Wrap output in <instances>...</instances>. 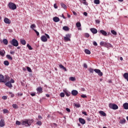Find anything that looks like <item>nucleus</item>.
Listing matches in <instances>:
<instances>
[{"label":"nucleus","mask_w":128,"mask_h":128,"mask_svg":"<svg viewBox=\"0 0 128 128\" xmlns=\"http://www.w3.org/2000/svg\"><path fill=\"white\" fill-rule=\"evenodd\" d=\"M4 66H8L10 64V62L8 60L4 61Z\"/></svg>","instance_id":"obj_33"},{"label":"nucleus","mask_w":128,"mask_h":128,"mask_svg":"<svg viewBox=\"0 0 128 128\" xmlns=\"http://www.w3.org/2000/svg\"><path fill=\"white\" fill-rule=\"evenodd\" d=\"M38 94H42V87H39L36 89Z\"/></svg>","instance_id":"obj_17"},{"label":"nucleus","mask_w":128,"mask_h":128,"mask_svg":"<svg viewBox=\"0 0 128 128\" xmlns=\"http://www.w3.org/2000/svg\"><path fill=\"white\" fill-rule=\"evenodd\" d=\"M111 32L112 34H114V36H116V32L114 31V30H112Z\"/></svg>","instance_id":"obj_35"},{"label":"nucleus","mask_w":128,"mask_h":128,"mask_svg":"<svg viewBox=\"0 0 128 128\" xmlns=\"http://www.w3.org/2000/svg\"><path fill=\"white\" fill-rule=\"evenodd\" d=\"M3 112L4 114H8V110L6 109L3 110Z\"/></svg>","instance_id":"obj_36"},{"label":"nucleus","mask_w":128,"mask_h":128,"mask_svg":"<svg viewBox=\"0 0 128 128\" xmlns=\"http://www.w3.org/2000/svg\"><path fill=\"white\" fill-rule=\"evenodd\" d=\"M10 43L12 46H18V42L15 38L12 39V40L10 42Z\"/></svg>","instance_id":"obj_4"},{"label":"nucleus","mask_w":128,"mask_h":128,"mask_svg":"<svg viewBox=\"0 0 128 128\" xmlns=\"http://www.w3.org/2000/svg\"><path fill=\"white\" fill-rule=\"evenodd\" d=\"M60 96H61V98H64V93L61 92L60 94Z\"/></svg>","instance_id":"obj_43"},{"label":"nucleus","mask_w":128,"mask_h":128,"mask_svg":"<svg viewBox=\"0 0 128 128\" xmlns=\"http://www.w3.org/2000/svg\"><path fill=\"white\" fill-rule=\"evenodd\" d=\"M8 6L10 10H16V5L13 2H9L8 4Z\"/></svg>","instance_id":"obj_3"},{"label":"nucleus","mask_w":128,"mask_h":128,"mask_svg":"<svg viewBox=\"0 0 128 128\" xmlns=\"http://www.w3.org/2000/svg\"><path fill=\"white\" fill-rule=\"evenodd\" d=\"M96 24H100V20H96Z\"/></svg>","instance_id":"obj_60"},{"label":"nucleus","mask_w":128,"mask_h":128,"mask_svg":"<svg viewBox=\"0 0 128 128\" xmlns=\"http://www.w3.org/2000/svg\"><path fill=\"white\" fill-rule=\"evenodd\" d=\"M26 69L28 70V72H32V69L30 67H26Z\"/></svg>","instance_id":"obj_41"},{"label":"nucleus","mask_w":128,"mask_h":128,"mask_svg":"<svg viewBox=\"0 0 128 128\" xmlns=\"http://www.w3.org/2000/svg\"><path fill=\"white\" fill-rule=\"evenodd\" d=\"M17 96H22V93H18L17 94Z\"/></svg>","instance_id":"obj_52"},{"label":"nucleus","mask_w":128,"mask_h":128,"mask_svg":"<svg viewBox=\"0 0 128 128\" xmlns=\"http://www.w3.org/2000/svg\"><path fill=\"white\" fill-rule=\"evenodd\" d=\"M2 100H6V98H8V97H6V96H3L2 97Z\"/></svg>","instance_id":"obj_54"},{"label":"nucleus","mask_w":128,"mask_h":128,"mask_svg":"<svg viewBox=\"0 0 128 128\" xmlns=\"http://www.w3.org/2000/svg\"><path fill=\"white\" fill-rule=\"evenodd\" d=\"M0 82H4V76L0 74Z\"/></svg>","instance_id":"obj_14"},{"label":"nucleus","mask_w":128,"mask_h":128,"mask_svg":"<svg viewBox=\"0 0 128 128\" xmlns=\"http://www.w3.org/2000/svg\"><path fill=\"white\" fill-rule=\"evenodd\" d=\"M8 80H10V76H6L5 78H4V82H8Z\"/></svg>","instance_id":"obj_18"},{"label":"nucleus","mask_w":128,"mask_h":128,"mask_svg":"<svg viewBox=\"0 0 128 128\" xmlns=\"http://www.w3.org/2000/svg\"><path fill=\"white\" fill-rule=\"evenodd\" d=\"M84 52H86V54H90V51L88 49L84 50Z\"/></svg>","instance_id":"obj_29"},{"label":"nucleus","mask_w":128,"mask_h":128,"mask_svg":"<svg viewBox=\"0 0 128 128\" xmlns=\"http://www.w3.org/2000/svg\"><path fill=\"white\" fill-rule=\"evenodd\" d=\"M53 20L55 22H58L60 20V18H58V17H54L53 18Z\"/></svg>","instance_id":"obj_20"},{"label":"nucleus","mask_w":128,"mask_h":128,"mask_svg":"<svg viewBox=\"0 0 128 128\" xmlns=\"http://www.w3.org/2000/svg\"><path fill=\"white\" fill-rule=\"evenodd\" d=\"M30 94H31L32 96H36V94H34V93H32Z\"/></svg>","instance_id":"obj_63"},{"label":"nucleus","mask_w":128,"mask_h":128,"mask_svg":"<svg viewBox=\"0 0 128 128\" xmlns=\"http://www.w3.org/2000/svg\"><path fill=\"white\" fill-rule=\"evenodd\" d=\"M41 40L44 42H48V38L45 36H42L41 38Z\"/></svg>","instance_id":"obj_7"},{"label":"nucleus","mask_w":128,"mask_h":128,"mask_svg":"<svg viewBox=\"0 0 128 128\" xmlns=\"http://www.w3.org/2000/svg\"><path fill=\"white\" fill-rule=\"evenodd\" d=\"M81 98H87V96L86 94H82L81 95Z\"/></svg>","instance_id":"obj_48"},{"label":"nucleus","mask_w":128,"mask_h":128,"mask_svg":"<svg viewBox=\"0 0 128 128\" xmlns=\"http://www.w3.org/2000/svg\"><path fill=\"white\" fill-rule=\"evenodd\" d=\"M54 8H58V6H56V4H54Z\"/></svg>","instance_id":"obj_56"},{"label":"nucleus","mask_w":128,"mask_h":128,"mask_svg":"<svg viewBox=\"0 0 128 128\" xmlns=\"http://www.w3.org/2000/svg\"><path fill=\"white\" fill-rule=\"evenodd\" d=\"M78 120L82 124H86V120L82 118H79Z\"/></svg>","instance_id":"obj_11"},{"label":"nucleus","mask_w":128,"mask_h":128,"mask_svg":"<svg viewBox=\"0 0 128 128\" xmlns=\"http://www.w3.org/2000/svg\"><path fill=\"white\" fill-rule=\"evenodd\" d=\"M82 114H84V116H88V114H86V112H82Z\"/></svg>","instance_id":"obj_58"},{"label":"nucleus","mask_w":128,"mask_h":128,"mask_svg":"<svg viewBox=\"0 0 128 128\" xmlns=\"http://www.w3.org/2000/svg\"><path fill=\"white\" fill-rule=\"evenodd\" d=\"M9 94H10L11 98H14V94L12 92H9Z\"/></svg>","instance_id":"obj_44"},{"label":"nucleus","mask_w":128,"mask_h":128,"mask_svg":"<svg viewBox=\"0 0 128 128\" xmlns=\"http://www.w3.org/2000/svg\"><path fill=\"white\" fill-rule=\"evenodd\" d=\"M62 28L64 30H66V32H68V30H70V28H68V27L66 26H64Z\"/></svg>","instance_id":"obj_28"},{"label":"nucleus","mask_w":128,"mask_h":128,"mask_svg":"<svg viewBox=\"0 0 128 128\" xmlns=\"http://www.w3.org/2000/svg\"><path fill=\"white\" fill-rule=\"evenodd\" d=\"M123 106H124V110H128V103H124L123 104Z\"/></svg>","instance_id":"obj_22"},{"label":"nucleus","mask_w":128,"mask_h":128,"mask_svg":"<svg viewBox=\"0 0 128 128\" xmlns=\"http://www.w3.org/2000/svg\"><path fill=\"white\" fill-rule=\"evenodd\" d=\"M59 67L60 68H62V70H64L65 72H66V68L64 67V66H62V64H60Z\"/></svg>","instance_id":"obj_23"},{"label":"nucleus","mask_w":128,"mask_h":128,"mask_svg":"<svg viewBox=\"0 0 128 128\" xmlns=\"http://www.w3.org/2000/svg\"><path fill=\"white\" fill-rule=\"evenodd\" d=\"M83 66L85 68H88V64H84Z\"/></svg>","instance_id":"obj_50"},{"label":"nucleus","mask_w":128,"mask_h":128,"mask_svg":"<svg viewBox=\"0 0 128 128\" xmlns=\"http://www.w3.org/2000/svg\"><path fill=\"white\" fill-rule=\"evenodd\" d=\"M32 122H34V120H26L22 121V124L25 126H30Z\"/></svg>","instance_id":"obj_2"},{"label":"nucleus","mask_w":128,"mask_h":128,"mask_svg":"<svg viewBox=\"0 0 128 128\" xmlns=\"http://www.w3.org/2000/svg\"><path fill=\"white\" fill-rule=\"evenodd\" d=\"M126 120L125 119H123V120H121L120 121V124H126Z\"/></svg>","instance_id":"obj_25"},{"label":"nucleus","mask_w":128,"mask_h":128,"mask_svg":"<svg viewBox=\"0 0 128 128\" xmlns=\"http://www.w3.org/2000/svg\"><path fill=\"white\" fill-rule=\"evenodd\" d=\"M105 48H112V44L108 42H106L104 46Z\"/></svg>","instance_id":"obj_19"},{"label":"nucleus","mask_w":128,"mask_h":128,"mask_svg":"<svg viewBox=\"0 0 128 128\" xmlns=\"http://www.w3.org/2000/svg\"><path fill=\"white\" fill-rule=\"evenodd\" d=\"M100 32L102 36H108V33L104 30H100Z\"/></svg>","instance_id":"obj_12"},{"label":"nucleus","mask_w":128,"mask_h":128,"mask_svg":"<svg viewBox=\"0 0 128 128\" xmlns=\"http://www.w3.org/2000/svg\"><path fill=\"white\" fill-rule=\"evenodd\" d=\"M88 70L90 72V74H94V72H95L96 74H98L100 76H102V72L100 71V70L98 69H92V68H88Z\"/></svg>","instance_id":"obj_1"},{"label":"nucleus","mask_w":128,"mask_h":128,"mask_svg":"<svg viewBox=\"0 0 128 128\" xmlns=\"http://www.w3.org/2000/svg\"><path fill=\"white\" fill-rule=\"evenodd\" d=\"M70 80H72V82H74V80H76V78H74V77H70Z\"/></svg>","instance_id":"obj_38"},{"label":"nucleus","mask_w":128,"mask_h":128,"mask_svg":"<svg viewBox=\"0 0 128 128\" xmlns=\"http://www.w3.org/2000/svg\"><path fill=\"white\" fill-rule=\"evenodd\" d=\"M85 36H86V38H89L90 37V34L86 33V34H85Z\"/></svg>","instance_id":"obj_53"},{"label":"nucleus","mask_w":128,"mask_h":128,"mask_svg":"<svg viewBox=\"0 0 128 128\" xmlns=\"http://www.w3.org/2000/svg\"><path fill=\"white\" fill-rule=\"evenodd\" d=\"M20 42L23 46H26V40H24V39H20Z\"/></svg>","instance_id":"obj_16"},{"label":"nucleus","mask_w":128,"mask_h":128,"mask_svg":"<svg viewBox=\"0 0 128 128\" xmlns=\"http://www.w3.org/2000/svg\"><path fill=\"white\" fill-rule=\"evenodd\" d=\"M64 92L66 96H70V92H68L66 91H64Z\"/></svg>","instance_id":"obj_31"},{"label":"nucleus","mask_w":128,"mask_h":128,"mask_svg":"<svg viewBox=\"0 0 128 128\" xmlns=\"http://www.w3.org/2000/svg\"><path fill=\"white\" fill-rule=\"evenodd\" d=\"M99 114H102V116H106V114L104 112V111H99Z\"/></svg>","instance_id":"obj_21"},{"label":"nucleus","mask_w":128,"mask_h":128,"mask_svg":"<svg viewBox=\"0 0 128 128\" xmlns=\"http://www.w3.org/2000/svg\"><path fill=\"white\" fill-rule=\"evenodd\" d=\"M109 108H112V110H118V105L112 104H109Z\"/></svg>","instance_id":"obj_6"},{"label":"nucleus","mask_w":128,"mask_h":128,"mask_svg":"<svg viewBox=\"0 0 128 128\" xmlns=\"http://www.w3.org/2000/svg\"><path fill=\"white\" fill-rule=\"evenodd\" d=\"M94 4H100V0H94Z\"/></svg>","instance_id":"obj_34"},{"label":"nucleus","mask_w":128,"mask_h":128,"mask_svg":"<svg viewBox=\"0 0 128 128\" xmlns=\"http://www.w3.org/2000/svg\"><path fill=\"white\" fill-rule=\"evenodd\" d=\"M12 108H18V105L16 104H12Z\"/></svg>","instance_id":"obj_42"},{"label":"nucleus","mask_w":128,"mask_h":128,"mask_svg":"<svg viewBox=\"0 0 128 128\" xmlns=\"http://www.w3.org/2000/svg\"><path fill=\"white\" fill-rule=\"evenodd\" d=\"M92 119H90V118H87V120H88V122H90Z\"/></svg>","instance_id":"obj_62"},{"label":"nucleus","mask_w":128,"mask_h":128,"mask_svg":"<svg viewBox=\"0 0 128 128\" xmlns=\"http://www.w3.org/2000/svg\"><path fill=\"white\" fill-rule=\"evenodd\" d=\"M5 124H4V120L1 119L0 121V126L1 128H3V126H4Z\"/></svg>","instance_id":"obj_9"},{"label":"nucleus","mask_w":128,"mask_h":128,"mask_svg":"<svg viewBox=\"0 0 128 128\" xmlns=\"http://www.w3.org/2000/svg\"><path fill=\"white\" fill-rule=\"evenodd\" d=\"M84 15L85 16H88V12H84Z\"/></svg>","instance_id":"obj_57"},{"label":"nucleus","mask_w":128,"mask_h":128,"mask_svg":"<svg viewBox=\"0 0 128 128\" xmlns=\"http://www.w3.org/2000/svg\"><path fill=\"white\" fill-rule=\"evenodd\" d=\"M106 43V42H100V46H104Z\"/></svg>","instance_id":"obj_30"},{"label":"nucleus","mask_w":128,"mask_h":128,"mask_svg":"<svg viewBox=\"0 0 128 128\" xmlns=\"http://www.w3.org/2000/svg\"><path fill=\"white\" fill-rule=\"evenodd\" d=\"M27 47L28 48V50H32V46H30V45L29 44H27Z\"/></svg>","instance_id":"obj_37"},{"label":"nucleus","mask_w":128,"mask_h":128,"mask_svg":"<svg viewBox=\"0 0 128 128\" xmlns=\"http://www.w3.org/2000/svg\"><path fill=\"white\" fill-rule=\"evenodd\" d=\"M10 54H14V51H10Z\"/></svg>","instance_id":"obj_61"},{"label":"nucleus","mask_w":128,"mask_h":128,"mask_svg":"<svg viewBox=\"0 0 128 128\" xmlns=\"http://www.w3.org/2000/svg\"><path fill=\"white\" fill-rule=\"evenodd\" d=\"M78 92L76 90H72V96H78Z\"/></svg>","instance_id":"obj_10"},{"label":"nucleus","mask_w":128,"mask_h":128,"mask_svg":"<svg viewBox=\"0 0 128 128\" xmlns=\"http://www.w3.org/2000/svg\"><path fill=\"white\" fill-rule=\"evenodd\" d=\"M36 28V24H32L30 26V28H32V30H34Z\"/></svg>","instance_id":"obj_39"},{"label":"nucleus","mask_w":128,"mask_h":128,"mask_svg":"<svg viewBox=\"0 0 128 128\" xmlns=\"http://www.w3.org/2000/svg\"><path fill=\"white\" fill-rule=\"evenodd\" d=\"M90 32L94 34H98V30L94 28H91L90 29Z\"/></svg>","instance_id":"obj_13"},{"label":"nucleus","mask_w":128,"mask_h":128,"mask_svg":"<svg viewBox=\"0 0 128 128\" xmlns=\"http://www.w3.org/2000/svg\"><path fill=\"white\" fill-rule=\"evenodd\" d=\"M93 44L95 46H98V43H96L95 41L93 42Z\"/></svg>","instance_id":"obj_51"},{"label":"nucleus","mask_w":128,"mask_h":128,"mask_svg":"<svg viewBox=\"0 0 128 128\" xmlns=\"http://www.w3.org/2000/svg\"><path fill=\"white\" fill-rule=\"evenodd\" d=\"M72 12H73V14H74V16H76V12L73 11Z\"/></svg>","instance_id":"obj_64"},{"label":"nucleus","mask_w":128,"mask_h":128,"mask_svg":"<svg viewBox=\"0 0 128 128\" xmlns=\"http://www.w3.org/2000/svg\"><path fill=\"white\" fill-rule=\"evenodd\" d=\"M16 124L18 126H20V121H18V120L16 121Z\"/></svg>","instance_id":"obj_47"},{"label":"nucleus","mask_w":128,"mask_h":128,"mask_svg":"<svg viewBox=\"0 0 128 128\" xmlns=\"http://www.w3.org/2000/svg\"><path fill=\"white\" fill-rule=\"evenodd\" d=\"M66 112H70V110L68 108H66Z\"/></svg>","instance_id":"obj_55"},{"label":"nucleus","mask_w":128,"mask_h":128,"mask_svg":"<svg viewBox=\"0 0 128 128\" xmlns=\"http://www.w3.org/2000/svg\"><path fill=\"white\" fill-rule=\"evenodd\" d=\"M6 58H7L8 60H12V57L10 54L6 55Z\"/></svg>","instance_id":"obj_27"},{"label":"nucleus","mask_w":128,"mask_h":128,"mask_svg":"<svg viewBox=\"0 0 128 128\" xmlns=\"http://www.w3.org/2000/svg\"><path fill=\"white\" fill-rule=\"evenodd\" d=\"M76 26H77V28H80V26H81V24H80V22H77L76 24Z\"/></svg>","instance_id":"obj_40"},{"label":"nucleus","mask_w":128,"mask_h":128,"mask_svg":"<svg viewBox=\"0 0 128 128\" xmlns=\"http://www.w3.org/2000/svg\"><path fill=\"white\" fill-rule=\"evenodd\" d=\"M45 36H46L47 38H50V36H48V34H45Z\"/></svg>","instance_id":"obj_59"},{"label":"nucleus","mask_w":128,"mask_h":128,"mask_svg":"<svg viewBox=\"0 0 128 128\" xmlns=\"http://www.w3.org/2000/svg\"><path fill=\"white\" fill-rule=\"evenodd\" d=\"M61 6H62V8H64V10H66V5H65V4H64V3H61Z\"/></svg>","instance_id":"obj_32"},{"label":"nucleus","mask_w":128,"mask_h":128,"mask_svg":"<svg viewBox=\"0 0 128 128\" xmlns=\"http://www.w3.org/2000/svg\"><path fill=\"white\" fill-rule=\"evenodd\" d=\"M10 82V84H14V80L12 78L10 80V82Z\"/></svg>","instance_id":"obj_49"},{"label":"nucleus","mask_w":128,"mask_h":128,"mask_svg":"<svg viewBox=\"0 0 128 128\" xmlns=\"http://www.w3.org/2000/svg\"><path fill=\"white\" fill-rule=\"evenodd\" d=\"M4 22L5 24H10L12 21H10L8 18H5L4 19Z\"/></svg>","instance_id":"obj_8"},{"label":"nucleus","mask_w":128,"mask_h":128,"mask_svg":"<svg viewBox=\"0 0 128 128\" xmlns=\"http://www.w3.org/2000/svg\"><path fill=\"white\" fill-rule=\"evenodd\" d=\"M2 42L4 44H6V46L8 44V41L7 39H4Z\"/></svg>","instance_id":"obj_26"},{"label":"nucleus","mask_w":128,"mask_h":128,"mask_svg":"<svg viewBox=\"0 0 128 128\" xmlns=\"http://www.w3.org/2000/svg\"><path fill=\"white\" fill-rule=\"evenodd\" d=\"M6 86H8V88H12V83H10V82H6Z\"/></svg>","instance_id":"obj_15"},{"label":"nucleus","mask_w":128,"mask_h":128,"mask_svg":"<svg viewBox=\"0 0 128 128\" xmlns=\"http://www.w3.org/2000/svg\"><path fill=\"white\" fill-rule=\"evenodd\" d=\"M4 54H6V51L4 50H0V55H1L2 56H4Z\"/></svg>","instance_id":"obj_24"},{"label":"nucleus","mask_w":128,"mask_h":128,"mask_svg":"<svg viewBox=\"0 0 128 128\" xmlns=\"http://www.w3.org/2000/svg\"><path fill=\"white\" fill-rule=\"evenodd\" d=\"M72 36V34H66V36H64V40L65 42H70V38Z\"/></svg>","instance_id":"obj_5"},{"label":"nucleus","mask_w":128,"mask_h":128,"mask_svg":"<svg viewBox=\"0 0 128 128\" xmlns=\"http://www.w3.org/2000/svg\"><path fill=\"white\" fill-rule=\"evenodd\" d=\"M36 124H38V126H42V122L40 121H38L36 122Z\"/></svg>","instance_id":"obj_46"},{"label":"nucleus","mask_w":128,"mask_h":128,"mask_svg":"<svg viewBox=\"0 0 128 128\" xmlns=\"http://www.w3.org/2000/svg\"><path fill=\"white\" fill-rule=\"evenodd\" d=\"M74 106H76V108H80V104H74Z\"/></svg>","instance_id":"obj_45"}]
</instances>
